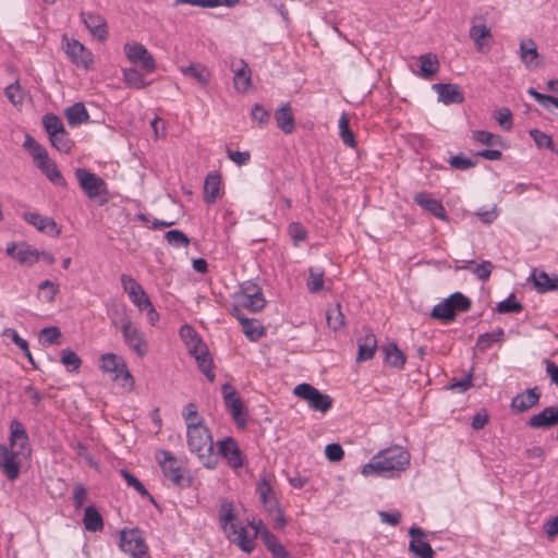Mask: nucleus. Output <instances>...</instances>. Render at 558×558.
Listing matches in <instances>:
<instances>
[{
  "label": "nucleus",
  "mask_w": 558,
  "mask_h": 558,
  "mask_svg": "<svg viewBox=\"0 0 558 558\" xmlns=\"http://www.w3.org/2000/svg\"><path fill=\"white\" fill-rule=\"evenodd\" d=\"M410 459L411 456L407 449L401 446H391L373 456L368 463L363 465L362 474L395 477L409 468Z\"/></svg>",
  "instance_id": "nucleus-1"
},
{
  "label": "nucleus",
  "mask_w": 558,
  "mask_h": 558,
  "mask_svg": "<svg viewBox=\"0 0 558 558\" xmlns=\"http://www.w3.org/2000/svg\"><path fill=\"white\" fill-rule=\"evenodd\" d=\"M186 438L189 450L196 454L204 468L214 470L218 466L213 435L203 420L197 423H187Z\"/></svg>",
  "instance_id": "nucleus-2"
},
{
  "label": "nucleus",
  "mask_w": 558,
  "mask_h": 558,
  "mask_svg": "<svg viewBox=\"0 0 558 558\" xmlns=\"http://www.w3.org/2000/svg\"><path fill=\"white\" fill-rule=\"evenodd\" d=\"M163 476L179 487H189L192 484V477L183 461L175 458L168 450L156 452Z\"/></svg>",
  "instance_id": "nucleus-3"
},
{
  "label": "nucleus",
  "mask_w": 558,
  "mask_h": 558,
  "mask_svg": "<svg viewBox=\"0 0 558 558\" xmlns=\"http://www.w3.org/2000/svg\"><path fill=\"white\" fill-rule=\"evenodd\" d=\"M472 301L461 292H454L436 304L430 312V318L444 324L454 320L458 313L468 312Z\"/></svg>",
  "instance_id": "nucleus-4"
},
{
  "label": "nucleus",
  "mask_w": 558,
  "mask_h": 558,
  "mask_svg": "<svg viewBox=\"0 0 558 558\" xmlns=\"http://www.w3.org/2000/svg\"><path fill=\"white\" fill-rule=\"evenodd\" d=\"M256 490L265 511L269 515L274 517L278 527H283L287 524V521L267 475H262L259 477Z\"/></svg>",
  "instance_id": "nucleus-5"
},
{
  "label": "nucleus",
  "mask_w": 558,
  "mask_h": 558,
  "mask_svg": "<svg viewBox=\"0 0 558 558\" xmlns=\"http://www.w3.org/2000/svg\"><path fill=\"white\" fill-rule=\"evenodd\" d=\"M293 393L300 399L307 401L310 409L313 411L326 413L332 407V398L310 384H299L295 386Z\"/></svg>",
  "instance_id": "nucleus-6"
},
{
  "label": "nucleus",
  "mask_w": 558,
  "mask_h": 558,
  "mask_svg": "<svg viewBox=\"0 0 558 558\" xmlns=\"http://www.w3.org/2000/svg\"><path fill=\"white\" fill-rule=\"evenodd\" d=\"M119 545L124 553L133 558H149L148 546L138 530H123Z\"/></svg>",
  "instance_id": "nucleus-7"
},
{
  "label": "nucleus",
  "mask_w": 558,
  "mask_h": 558,
  "mask_svg": "<svg viewBox=\"0 0 558 558\" xmlns=\"http://www.w3.org/2000/svg\"><path fill=\"white\" fill-rule=\"evenodd\" d=\"M218 458L221 457L231 469H240L244 464L245 454L240 449L236 440L231 437H225L217 441Z\"/></svg>",
  "instance_id": "nucleus-8"
},
{
  "label": "nucleus",
  "mask_w": 558,
  "mask_h": 558,
  "mask_svg": "<svg viewBox=\"0 0 558 558\" xmlns=\"http://www.w3.org/2000/svg\"><path fill=\"white\" fill-rule=\"evenodd\" d=\"M75 178L81 189L89 198L94 199L108 194L106 182L95 173L84 168H77L75 170Z\"/></svg>",
  "instance_id": "nucleus-9"
},
{
  "label": "nucleus",
  "mask_w": 558,
  "mask_h": 558,
  "mask_svg": "<svg viewBox=\"0 0 558 558\" xmlns=\"http://www.w3.org/2000/svg\"><path fill=\"white\" fill-rule=\"evenodd\" d=\"M124 53L130 62L140 64L147 72H153L156 69L153 54L142 44H125Z\"/></svg>",
  "instance_id": "nucleus-10"
},
{
  "label": "nucleus",
  "mask_w": 558,
  "mask_h": 558,
  "mask_svg": "<svg viewBox=\"0 0 558 558\" xmlns=\"http://www.w3.org/2000/svg\"><path fill=\"white\" fill-rule=\"evenodd\" d=\"M478 21H482V17L473 19L469 35L474 41L476 50L486 53L490 51L494 39L490 28L485 23H477Z\"/></svg>",
  "instance_id": "nucleus-11"
},
{
  "label": "nucleus",
  "mask_w": 558,
  "mask_h": 558,
  "mask_svg": "<svg viewBox=\"0 0 558 558\" xmlns=\"http://www.w3.org/2000/svg\"><path fill=\"white\" fill-rule=\"evenodd\" d=\"M22 453L21 450L9 449L0 444V469L9 481L13 482L20 476L21 464L17 457Z\"/></svg>",
  "instance_id": "nucleus-12"
},
{
  "label": "nucleus",
  "mask_w": 558,
  "mask_h": 558,
  "mask_svg": "<svg viewBox=\"0 0 558 558\" xmlns=\"http://www.w3.org/2000/svg\"><path fill=\"white\" fill-rule=\"evenodd\" d=\"M121 332L125 345L133 350L138 356L142 357L147 353V343L144 333L134 324L124 323Z\"/></svg>",
  "instance_id": "nucleus-13"
},
{
  "label": "nucleus",
  "mask_w": 558,
  "mask_h": 558,
  "mask_svg": "<svg viewBox=\"0 0 558 558\" xmlns=\"http://www.w3.org/2000/svg\"><path fill=\"white\" fill-rule=\"evenodd\" d=\"M411 541L409 543V550L416 558H434L435 551L432 546L423 539L426 535L425 531L417 526H412L409 530Z\"/></svg>",
  "instance_id": "nucleus-14"
},
{
  "label": "nucleus",
  "mask_w": 558,
  "mask_h": 558,
  "mask_svg": "<svg viewBox=\"0 0 558 558\" xmlns=\"http://www.w3.org/2000/svg\"><path fill=\"white\" fill-rule=\"evenodd\" d=\"M100 368L107 373H114L116 379H132L126 364L114 353H105L100 356Z\"/></svg>",
  "instance_id": "nucleus-15"
},
{
  "label": "nucleus",
  "mask_w": 558,
  "mask_h": 558,
  "mask_svg": "<svg viewBox=\"0 0 558 558\" xmlns=\"http://www.w3.org/2000/svg\"><path fill=\"white\" fill-rule=\"evenodd\" d=\"M190 352L195 357L201 372L213 383L216 376L213 371V360L206 344L202 340H197V343L190 348Z\"/></svg>",
  "instance_id": "nucleus-16"
},
{
  "label": "nucleus",
  "mask_w": 558,
  "mask_h": 558,
  "mask_svg": "<svg viewBox=\"0 0 558 558\" xmlns=\"http://www.w3.org/2000/svg\"><path fill=\"white\" fill-rule=\"evenodd\" d=\"M531 428H551L558 426V407H546L537 414L532 415L527 421Z\"/></svg>",
  "instance_id": "nucleus-17"
},
{
  "label": "nucleus",
  "mask_w": 558,
  "mask_h": 558,
  "mask_svg": "<svg viewBox=\"0 0 558 558\" xmlns=\"http://www.w3.org/2000/svg\"><path fill=\"white\" fill-rule=\"evenodd\" d=\"M541 396L538 387L527 388L512 399L511 409L520 413L525 412L538 404Z\"/></svg>",
  "instance_id": "nucleus-18"
},
{
  "label": "nucleus",
  "mask_w": 558,
  "mask_h": 558,
  "mask_svg": "<svg viewBox=\"0 0 558 558\" xmlns=\"http://www.w3.org/2000/svg\"><path fill=\"white\" fill-rule=\"evenodd\" d=\"M65 53L77 66L88 68L93 63V54L78 40H68Z\"/></svg>",
  "instance_id": "nucleus-19"
},
{
  "label": "nucleus",
  "mask_w": 558,
  "mask_h": 558,
  "mask_svg": "<svg viewBox=\"0 0 558 558\" xmlns=\"http://www.w3.org/2000/svg\"><path fill=\"white\" fill-rule=\"evenodd\" d=\"M433 89L438 94V100L445 105L462 104L464 95L459 85L451 83H437Z\"/></svg>",
  "instance_id": "nucleus-20"
},
{
  "label": "nucleus",
  "mask_w": 558,
  "mask_h": 558,
  "mask_svg": "<svg viewBox=\"0 0 558 558\" xmlns=\"http://www.w3.org/2000/svg\"><path fill=\"white\" fill-rule=\"evenodd\" d=\"M222 395L226 407L231 411V414L238 424H245V420H241V415L243 413V402L238 395V392L233 389V387L229 384H225L222 386Z\"/></svg>",
  "instance_id": "nucleus-21"
},
{
  "label": "nucleus",
  "mask_w": 558,
  "mask_h": 558,
  "mask_svg": "<svg viewBox=\"0 0 558 558\" xmlns=\"http://www.w3.org/2000/svg\"><path fill=\"white\" fill-rule=\"evenodd\" d=\"M266 301L264 296H255L254 294L234 295V303L230 310L232 315L242 313V310H247L252 313L262 311L265 307Z\"/></svg>",
  "instance_id": "nucleus-22"
},
{
  "label": "nucleus",
  "mask_w": 558,
  "mask_h": 558,
  "mask_svg": "<svg viewBox=\"0 0 558 558\" xmlns=\"http://www.w3.org/2000/svg\"><path fill=\"white\" fill-rule=\"evenodd\" d=\"M228 538L236 544L243 551L250 554L254 549V537L247 535V531L244 526L239 523H231L228 527Z\"/></svg>",
  "instance_id": "nucleus-23"
},
{
  "label": "nucleus",
  "mask_w": 558,
  "mask_h": 558,
  "mask_svg": "<svg viewBox=\"0 0 558 558\" xmlns=\"http://www.w3.org/2000/svg\"><path fill=\"white\" fill-rule=\"evenodd\" d=\"M414 202L420 205L424 210L430 213L436 218L447 220L448 216L446 209L440 201L432 197L428 192H421L414 196Z\"/></svg>",
  "instance_id": "nucleus-24"
},
{
  "label": "nucleus",
  "mask_w": 558,
  "mask_h": 558,
  "mask_svg": "<svg viewBox=\"0 0 558 558\" xmlns=\"http://www.w3.org/2000/svg\"><path fill=\"white\" fill-rule=\"evenodd\" d=\"M231 66L234 72V88L240 93L247 92L252 84L251 69L247 63L240 59L236 62H233Z\"/></svg>",
  "instance_id": "nucleus-25"
},
{
  "label": "nucleus",
  "mask_w": 558,
  "mask_h": 558,
  "mask_svg": "<svg viewBox=\"0 0 558 558\" xmlns=\"http://www.w3.org/2000/svg\"><path fill=\"white\" fill-rule=\"evenodd\" d=\"M81 15L84 24L96 38H98L101 41L107 39V23L101 15L92 12H83Z\"/></svg>",
  "instance_id": "nucleus-26"
},
{
  "label": "nucleus",
  "mask_w": 558,
  "mask_h": 558,
  "mask_svg": "<svg viewBox=\"0 0 558 558\" xmlns=\"http://www.w3.org/2000/svg\"><path fill=\"white\" fill-rule=\"evenodd\" d=\"M23 218L40 232L52 235H58L60 233L57 222L50 217L41 216L36 213H25Z\"/></svg>",
  "instance_id": "nucleus-27"
},
{
  "label": "nucleus",
  "mask_w": 558,
  "mask_h": 558,
  "mask_svg": "<svg viewBox=\"0 0 558 558\" xmlns=\"http://www.w3.org/2000/svg\"><path fill=\"white\" fill-rule=\"evenodd\" d=\"M233 316L240 322L244 335L251 341H257L264 336L265 328L257 319L247 318L243 315V313H235Z\"/></svg>",
  "instance_id": "nucleus-28"
},
{
  "label": "nucleus",
  "mask_w": 558,
  "mask_h": 558,
  "mask_svg": "<svg viewBox=\"0 0 558 558\" xmlns=\"http://www.w3.org/2000/svg\"><path fill=\"white\" fill-rule=\"evenodd\" d=\"M29 442L28 435L24 425L14 418L10 424V447L14 449L19 447L21 452L27 448Z\"/></svg>",
  "instance_id": "nucleus-29"
},
{
  "label": "nucleus",
  "mask_w": 558,
  "mask_h": 558,
  "mask_svg": "<svg viewBox=\"0 0 558 558\" xmlns=\"http://www.w3.org/2000/svg\"><path fill=\"white\" fill-rule=\"evenodd\" d=\"M221 177L218 172H209L204 182V199L207 204H214L219 196Z\"/></svg>",
  "instance_id": "nucleus-30"
},
{
  "label": "nucleus",
  "mask_w": 558,
  "mask_h": 558,
  "mask_svg": "<svg viewBox=\"0 0 558 558\" xmlns=\"http://www.w3.org/2000/svg\"><path fill=\"white\" fill-rule=\"evenodd\" d=\"M275 119L278 128L284 134H291L294 131L295 121L292 114L290 104H286L275 112Z\"/></svg>",
  "instance_id": "nucleus-31"
},
{
  "label": "nucleus",
  "mask_w": 558,
  "mask_h": 558,
  "mask_svg": "<svg viewBox=\"0 0 558 558\" xmlns=\"http://www.w3.org/2000/svg\"><path fill=\"white\" fill-rule=\"evenodd\" d=\"M37 168L47 177V179L57 185L65 186L66 182L61 172L58 170L57 165L49 156L35 163Z\"/></svg>",
  "instance_id": "nucleus-32"
},
{
  "label": "nucleus",
  "mask_w": 558,
  "mask_h": 558,
  "mask_svg": "<svg viewBox=\"0 0 558 558\" xmlns=\"http://www.w3.org/2000/svg\"><path fill=\"white\" fill-rule=\"evenodd\" d=\"M255 535H259L267 550L271 553L272 557L281 551L284 547L281 545L275 534H272L262 521L255 526Z\"/></svg>",
  "instance_id": "nucleus-33"
},
{
  "label": "nucleus",
  "mask_w": 558,
  "mask_h": 558,
  "mask_svg": "<svg viewBox=\"0 0 558 558\" xmlns=\"http://www.w3.org/2000/svg\"><path fill=\"white\" fill-rule=\"evenodd\" d=\"M357 344V362H365L371 360L377 350V339L374 333L365 335V337L359 339Z\"/></svg>",
  "instance_id": "nucleus-34"
},
{
  "label": "nucleus",
  "mask_w": 558,
  "mask_h": 558,
  "mask_svg": "<svg viewBox=\"0 0 558 558\" xmlns=\"http://www.w3.org/2000/svg\"><path fill=\"white\" fill-rule=\"evenodd\" d=\"M64 116L71 126L85 123L89 119L88 111L86 110L83 102H75L74 105L68 107L64 110Z\"/></svg>",
  "instance_id": "nucleus-35"
},
{
  "label": "nucleus",
  "mask_w": 558,
  "mask_h": 558,
  "mask_svg": "<svg viewBox=\"0 0 558 558\" xmlns=\"http://www.w3.org/2000/svg\"><path fill=\"white\" fill-rule=\"evenodd\" d=\"M383 352L387 364L399 369L404 367L407 357L396 343L391 342L384 345Z\"/></svg>",
  "instance_id": "nucleus-36"
},
{
  "label": "nucleus",
  "mask_w": 558,
  "mask_h": 558,
  "mask_svg": "<svg viewBox=\"0 0 558 558\" xmlns=\"http://www.w3.org/2000/svg\"><path fill=\"white\" fill-rule=\"evenodd\" d=\"M180 70L183 75L192 76L201 85H207L210 81V72L204 64L191 63L187 66H181Z\"/></svg>",
  "instance_id": "nucleus-37"
},
{
  "label": "nucleus",
  "mask_w": 558,
  "mask_h": 558,
  "mask_svg": "<svg viewBox=\"0 0 558 558\" xmlns=\"http://www.w3.org/2000/svg\"><path fill=\"white\" fill-rule=\"evenodd\" d=\"M84 526L89 532H99L104 529V520L94 506H88L84 513Z\"/></svg>",
  "instance_id": "nucleus-38"
},
{
  "label": "nucleus",
  "mask_w": 558,
  "mask_h": 558,
  "mask_svg": "<svg viewBox=\"0 0 558 558\" xmlns=\"http://www.w3.org/2000/svg\"><path fill=\"white\" fill-rule=\"evenodd\" d=\"M504 336L505 331L502 328H497L492 332L482 333L477 337L476 348L478 351L484 352L489 349L493 343L501 341Z\"/></svg>",
  "instance_id": "nucleus-39"
},
{
  "label": "nucleus",
  "mask_w": 558,
  "mask_h": 558,
  "mask_svg": "<svg viewBox=\"0 0 558 558\" xmlns=\"http://www.w3.org/2000/svg\"><path fill=\"white\" fill-rule=\"evenodd\" d=\"M40 258V251L33 248L26 243L19 244L15 259L21 264L34 265Z\"/></svg>",
  "instance_id": "nucleus-40"
},
{
  "label": "nucleus",
  "mask_w": 558,
  "mask_h": 558,
  "mask_svg": "<svg viewBox=\"0 0 558 558\" xmlns=\"http://www.w3.org/2000/svg\"><path fill=\"white\" fill-rule=\"evenodd\" d=\"M420 68L425 78H430L439 69V61L435 54L425 53L420 57Z\"/></svg>",
  "instance_id": "nucleus-41"
},
{
  "label": "nucleus",
  "mask_w": 558,
  "mask_h": 558,
  "mask_svg": "<svg viewBox=\"0 0 558 558\" xmlns=\"http://www.w3.org/2000/svg\"><path fill=\"white\" fill-rule=\"evenodd\" d=\"M23 146L28 150L35 163L48 157L46 148L31 135H26Z\"/></svg>",
  "instance_id": "nucleus-42"
},
{
  "label": "nucleus",
  "mask_w": 558,
  "mask_h": 558,
  "mask_svg": "<svg viewBox=\"0 0 558 558\" xmlns=\"http://www.w3.org/2000/svg\"><path fill=\"white\" fill-rule=\"evenodd\" d=\"M123 80L130 87L142 89L147 85L144 75L134 68L123 70Z\"/></svg>",
  "instance_id": "nucleus-43"
},
{
  "label": "nucleus",
  "mask_w": 558,
  "mask_h": 558,
  "mask_svg": "<svg viewBox=\"0 0 558 558\" xmlns=\"http://www.w3.org/2000/svg\"><path fill=\"white\" fill-rule=\"evenodd\" d=\"M326 319L328 326L335 331L339 330L344 325V315L341 312V306L339 303L335 304L326 311Z\"/></svg>",
  "instance_id": "nucleus-44"
},
{
  "label": "nucleus",
  "mask_w": 558,
  "mask_h": 558,
  "mask_svg": "<svg viewBox=\"0 0 558 558\" xmlns=\"http://www.w3.org/2000/svg\"><path fill=\"white\" fill-rule=\"evenodd\" d=\"M219 519L221 522V526L225 531H228V527L231 523H236V518L233 512V505L228 500H223L220 505L219 509Z\"/></svg>",
  "instance_id": "nucleus-45"
},
{
  "label": "nucleus",
  "mask_w": 558,
  "mask_h": 558,
  "mask_svg": "<svg viewBox=\"0 0 558 558\" xmlns=\"http://www.w3.org/2000/svg\"><path fill=\"white\" fill-rule=\"evenodd\" d=\"M51 145L61 153H69L73 146L65 129L49 137Z\"/></svg>",
  "instance_id": "nucleus-46"
},
{
  "label": "nucleus",
  "mask_w": 558,
  "mask_h": 558,
  "mask_svg": "<svg viewBox=\"0 0 558 558\" xmlns=\"http://www.w3.org/2000/svg\"><path fill=\"white\" fill-rule=\"evenodd\" d=\"M43 124L49 137L64 130L61 119L53 113L45 114L43 117Z\"/></svg>",
  "instance_id": "nucleus-47"
},
{
  "label": "nucleus",
  "mask_w": 558,
  "mask_h": 558,
  "mask_svg": "<svg viewBox=\"0 0 558 558\" xmlns=\"http://www.w3.org/2000/svg\"><path fill=\"white\" fill-rule=\"evenodd\" d=\"M496 310L500 314L520 313L523 310V305L517 301L515 295L511 293L506 300L497 304Z\"/></svg>",
  "instance_id": "nucleus-48"
},
{
  "label": "nucleus",
  "mask_w": 558,
  "mask_h": 558,
  "mask_svg": "<svg viewBox=\"0 0 558 558\" xmlns=\"http://www.w3.org/2000/svg\"><path fill=\"white\" fill-rule=\"evenodd\" d=\"M340 137L344 145L355 147L356 142L353 132L349 128V119L343 113L339 119Z\"/></svg>",
  "instance_id": "nucleus-49"
},
{
  "label": "nucleus",
  "mask_w": 558,
  "mask_h": 558,
  "mask_svg": "<svg viewBox=\"0 0 558 558\" xmlns=\"http://www.w3.org/2000/svg\"><path fill=\"white\" fill-rule=\"evenodd\" d=\"M61 363L68 371L74 372L80 368L82 360L73 350L64 349L61 351Z\"/></svg>",
  "instance_id": "nucleus-50"
},
{
  "label": "nucleus",
  "mask_w": 558,
  "mask_h": 558,
  "mask_svg": "<svg viewBox=\"0 0 558 558\" xmlns=\"http://www.w3.org/2000/svg\"><path fill=\"white\" fill-rule=\"evenodd\" d=\"M520 50L521 59L527 66H530L531 62L538 57L536 45L532 39L522 41L520 44Z\"/></svg>",
  "instance_id": "nucleus-51"
},
{
  "label": "nucleus",
  "mask_w": 558,
  "mask_h": 558,
  "mask_svg": "<svg viewBox=\"0 0 558 558\" xmlns=\"http://www.w3.org/2000/svg\"><path fill=\"white\" fill-rule=\"evenodd\" d=\"M165 238L168 244L174 247H186L190 244L186 234L180 230L167 231Z\"/></svg>",
  "instance_id": "nucleus-52"
},
{
  "label": "nucleus",
  "mask_w": 558,
  "mask_h": 558,
  "mask_svg": "<svg viewBox=\"0 0 558 558\" xmlns=\"http://www.w3.org/2000/svg\"><path fill=\"white\" fill-rule=\"evenodd\" d=\"M121 476L126 482L128 486L133 487L141 496H149L148 490L142 484V482L125 469L120 470Z\"/></svg>",
  "instance_id": "nucleus-53"
},
{
  "label": "nucleus",
  "mask_w": 558,
  "mask_h": 558,
  "mask_svg": "<svg viewBox=\"0 0 558 558\" xmlns=\"http://www.w3.org/2000/svg\"><path fill=\"white\" fill-rule=\"evenodd\" d=\"M474 141L487 145L495 146L501 143V137L487 131H474L472 134Z\"/></svg>",
  "instance_id": "nucleus-54"
},
{
  "label": "nucleus",
  "mask_w": 558,
  "mask_h": 558,
  "mask_svg": "<svg viewBox=\"0 0 558 558\" xmlns=\"http://www.w3.org/2000/svg\"><path fill=\"white\" fill-rule=\"evenodd\" d=\"M529 134L533 138V141L535 142V145L538 148L554 149L553 140L548 134H546L537 129L530 130Z\"/></svg>",
  "instance_id": "nucleus-55"
},
{
  "label": "nucleus",
  "mask_w": 558,
  "mask_h": 558,
  "mask_svg": "<svg viewBox=\"0 0 558 558\" xmlns=\"http://www.w3.org/2000/svg\"><path fill=\"white\" fill-rule=\"evenodd\" d=\"M61 331L58 327H46L40 331V341L44 345H52L58 343Z\"/></svg>",
  "instance_id": "nucleus-56"
},
{
  "label": "nucleus",
  "mask_w": 558,
  "mask_h": 558,
  "mask_svg": "<svg viewBox=\"0 0 558 558\" xmlns=\"http://www.w3.org/2000/svg\"><path fill=\"white\" fill-rule=\"evenodd\" d=\"M534 286L536 290L541 293L550 291L551 278L545 271H539L536 274L535 271L532 275Z\"/></svg>",
  "instance_id": "nucleus-57"
},
{
  "label": "nucleus",
  "mask_w": 558,
  "mask_h": 558,
  "mask_svg": "<svg viewBox=\"0 0 558 558\" xmlns=\"http://www.w3.org/2000/svg\"><path fill=\"white\" fill-rule=\"evenodd\" d=\"M324 286V272L310 269V277L307 280V289L312 293H316L322 290Z\"/></svg>",
  "instance_id": "nucleus-58"
},
{
  "label": "nucleus",
  "mask_w": 558,
  "mask_h": 558,
  "mask_svg": "<svg viewBox=\"0 0 558 558\" xmlns=\"http://www.w3.org/2000/svg\"><path fill=\"white\" fill-rule=\"evenodd\" d=\"M39 292L47 302H52L59 292V284L50 280H44L39 284Z\"/></svg>",
  "instance_id": "nucleus-59"
},
{
  "label": "nucleus",
  "mask_w": 558,
  "mask_h": 558,
  "mask_svg": "<svg viewBox=\"0 0 558 558\" xmlns=\"http://www.w3.org/2000/svg\"><path fill=\"white\" fill-rule=\"evenodd\" d=\"M495 118L504 130L510 131L512 129V113L508 108H501L497 110Z\"/></svg>",
  "instance_id": "nucleus-60"
},
{
  "label": "nucleus",
  "mask_w": 558,
  "mask_h": 558,
  "mask_svg": "<svg viewBox=\"0 0 558 558\" xmlns=\"http://www.w3.org/2000/svg\"><path fill=\"white\" fill-rule=\"evenodd\" d=\"M493 268L494 266L489 260H483L481 264H477L472 268V272L477 279L486 281L490 277Z\"/></svg>",
  "instance_id": "nucleus-61"
},
{
  "label": "nucleus",
  "mask_w": 558,
  "mask_h": 558,
  "mask_svg": "<svg viewBox=\"0 0 558 558\" xmlns=\"http://www.w3.org/2000/svg\"><path fill=\"white\" fill-rule=\"evenodd\" d=\"M449 165L454 169L465 170L473 168L476 165V162L473 159L465 157L461 154L450 157Z\"/></svg>",
  "instance_id": "nucleus-62"
},
{
  "label": "nucleus",
  "mask_w": 558,
  "mask_h": 558,
  "mask_svg": "<svg viewBox=\"0 0 558 558\" xmlns=\"http://www.w3.org/2000/svg\"><path fill=\"white\" fill-rule=\"evenodd\" d=\"M326 458L331 462H339L343 459L344 451L339 444L332 442L325 448Z\"/></svg>",
  "instance_id": "nucleus-63"
},
{
  "label": "nucleus",
  "mask_w": 558,
  "mask_h": 558,
  "mask_svg": "<svg viewBox=\"0 0 558 558\" xmlns=\"http://www.w3.org/2000/svg\"><path fill=\"white\" fill-rule=\"evenodd\" d=\"M289 233L295 245H298L300 242H303L307 236V231L299 222H292L289 225Z\"/></svg>",
  "instance_id": "nucleus-64"
}]
</instances>
